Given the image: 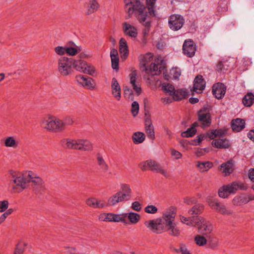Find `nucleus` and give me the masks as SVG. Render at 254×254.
Wrapping results in <instances>:
<instances>
[{
    "label": "nucleus",
    "instance_id": "nucleus-46",
    "mask_svg": "<svg viewBox=\"0 0 254 254\" xmlns=\"http://www.w3.org/2000/svg\"><path fill=\"white\" fill-rule=\"evenodd\" d=\"M196 132V129L195 128V124H193L192 126L186 131L182 132L181 135L184 137H190L194 135Z\"/></svg>",
    "mask_w": 254,
    "mask_h": 254
},
{
    "label": "nucleus",
    "instance_id": "nucleus-57",
    "mask_svg": "<svg viewBox=\"0 0 254 254\" xmlns=\"http://www.w3.org/2000/svg\"><path fill=\"white\" fill-rule=\"evenodd\" d=\"M9 204V202L7 200L0 201V213L5 212L8 208Z\"/></svg>",
    "mask_w": 254,
    "mask_h": 254
},
{
    "label": "nucleus",
    "instance_id": "nucleus-55",
    "mask_svg": "<svg viewBox=\"0 0 254 254\" xmlns=\"http://www.w3.org/2000/svg\"><path fill=\"white\" fill-rule=\"evenodd\" d=\"M139 104L137 102L134 101L131 104V112L133 116L135 117L138 113Z\"/></svg>",
    "mask_w": 254,
    "mask_h": 254
},
{
    "label": "nucleus",
    "instance_id": "nucleus-8",
    "mask_svg": "<svg viewBox=\"0 0 254 254\" xmlns=\"http://www.w3.org/2000/svg\"><path fill=\"white\" fill-rule=\"evenodd\" d=\"M120 222L123 224L136 225L140 221L141 216L137 213L131 211L120 213Z\"/></svg>",
    "mask_w": 254,
    "mask_h": 254
},
{
    "label": "nucleus",
    "instance_id": "nucleus-16",
    "mask_svg": "<svg viewBox=\"0 0 254 254\" xmlns=\"http://www.w3.org/2000/svg\"><path fill=\"white\" fill-rule=\"evenodd\" d=\"M226 86L221 83H217L212 87L213 94L217 99L222 98L226 93Z\"/></svg>",
    "mask_w": 254,
    "mask_h": 254
},
{
    "label": "nucleus",
    "instance_id": "nucleus-14",
    "mask_svg": "<svg viewBox=\"0 0 254 254\" xmlns=\"http://www.w3.org/2000/svg\"><path fill=\"white\" fill-rule=\"evenodd\" d=\"M196 50V45L192 40H186L183 44V51L184 55L192 57Z\"/></svg>",
    "mask_w": 254,
    "mask_h": 254
},
{
    "label": "nucleus",
    "instance_id": "nucleus-48",
    "mask_svg": "<svg viewBox=\"0 0 254 254\" xmlns=\"http://www.w3.org/2000/svg\"><path fill=\"white\" fill-rule=\"evenodd\" d=\"M196 244L199 246L202 247L207 244V239L204 235H197L194 238Z\"/></svg>",
    "mask_w": 254,
    "mask_h": 254
},
{
    "label": "nucleus",
    "instance_id": "nucleus-54",
    "mask_svg": "<svg viewBox=\"0 0 254 254\" xmlns=\"http://www.w3.org/2000/svg\"><path fill=\"white\" fill-rule=\"evenodd\" d=\"M229 192L227 191V189L226 188L225 186H223L220 188L218 191V194L220 197L222 198H226L228 196L229 194Z\"/></svg>",
    "mask_w": 254,
    "mask_h": 254
},
{
    "label": "nucleus",
    "instance_id": "nucleus-45",
    "mask_svg": "<svg viewBox=\"0 0 254 254\" xmlns=\"http://www.w3.org/2000/svg\"><path fill=\"white\" fill-rule=\"evenodd\" d=\"M27 244L24 241H19L16 245L14 254H22L24 252Z\"/></svg>",
    "mask_w": 254,
    "mask_h": 254
},
{
    "label": "nucleus",
    "instance_id": "nucleus-59",
    "mask_svg": "<svg viewBox=\"0 0 254 254\" xmlns=\"http://www.w3.org/2000/svg\"><path fill=\"white\" fill-rule=\"evenodd\" d=\"M131 208L135 211L139 212L142 209V205L138 201H134L131 204Z\"/></svg>",
    "mask_w": 254,
    "mask_h": 254
},
{
    "label": "nucleus",
    "instance_id": "nucleus-61",
    "mask_svg": "<svg viewBox=\"0 0 254 254\" xmlns=\"http://www.w3.org/2000/svg\"><path fill=\"white\" fill-rule=\"evenodd\" d=\"M170 151L172 156L175 159H180L183 156V155L181 152L175 150V149H171Z\"/></svg>",
    "mask_w": 254,
    "mask_h": 254
},
{
    "label": "nucleus",
    "instance_id": "nucleus-40",
    "mask_svg": "<svg viewBox=\"0 0 254 254\" xmlns=\"http://www.w3.org/2000/svg\"><path fill=\"white\" fill-rule=\"evenodd\" d=\"M153 56L151 53H147L145 55L140 56L139 60L141 64L145 68L148 66L147 64L153 60Z\"/></svg>",
    "mask_w": 254,
    "mask_h": 254
},
{
    "label": "nucleus",
    "instance_id": "nucleus-27",
    "mask_svg": "<svg viewBox=\"0 0 254 254\" xmlns=\"http://www.w3.org/2000/svg\"><path fill=\"white\" fill-rule=\"evenodd\" d=\"M145 133L148 138L153 140L155 138L154 126L149 119H146L145 124Z\"/></svg>",
    "mask_w": 254,
    "mask_h": 254
},
{
    "label": "nucleus",
    "instance_id": "nucleus-53",
    "mask_svg": "<svg viewBox=\"0 0 254 254\" xmlns=\"http://www.w3.org/2000/svg\"><path fill=\"white\" fill-rule=\"evenodd\" d=\"M224 134V132L221 130L213 129L208 134L210 139H213L218 136H221Z\"/></svg>",
    "mask_w": 254,
    "mask_h": 254
},
{
    "label": "nucleus",
    "instance_id": "nucleus-60",
    "mask_svg": "<svg viewBox=\"0 0 254 254\" xmlns=\"http://www.w3.org/2000/svg\"><path fill=\"white\" fill-rule=\"evenodd\" d=\"M125 95L126 97L133 100V92L132 90L127 86H126L124 88Z\"/></svg>",
    "mask_w": 254,
    "mask_h": 254
},
{
    "label": "nucleus",
    "instance_id": "nucleus-36",
    "mask_svg": "<svg viewBox=\"0 0 254 254\" xmlns=\"http://www.w3.org/2000/svg\"><path fill=\"white\" fill-rule=\"evenodd\" d=\"M62 145L66 149L75 150V139L66 138L61 140Z\"/></svg>",
    "mask_w": 254,
    "mask_h": 254
},
{
    "label": "nucleus",
    "instance_id": "nucleus-6",
    "mask_svg": "<svg viewBox=\"0 0 254 254\" xmlns=\"http://www.w3.org/2000/svg\"><path fill=\"white\" fill-rule=\"evenodd\" d=\"M139 167L141 170L143 171L150 170L156 173H159L166 177L169 176L167 171L164 170L163 167L155 161L152 159L141 162Z\"/></svg>",
    "mask_w": 254,
    "mask_h": 254
},
{
    "label": "nucleus",
    "instance_id": "nucleus-25",
    "mask_svg": "<svg viewBox=\"0 0 254 254\" xmlns=\"http://www.w3.org/2000/svg\"><path fill=\"white\" fill-rule=\"evenodd\" d=\"M124 200H126V199L123 197L122 192L118 191L108 198L107 204L109 206H113Z\"/></svg>",
    "mask_w": 254,
    "mask_h": 254
},
{
    "label": "nucleus",
    "instance_id": "nucleus-44",
    "mask_svg": "<svg viewBox=\"0 0 254 254\" xmlns=\"http://www.w3.org/2000/svg\"><path fill=\"white\" fill-rule=\"evenodd\" d=\"M86 63L80 59H73L72 67H74L75 69L78 71L82 72Z\"/></svg>",
    "mask_w": 254,
    "mask_h": 254
},
{
    "label": "nucleus",
    "instance_id": "nucleus-17",
    "mask_svg": "<svg viewBox=\"0 0 254 254\" xmlns=\"http://www.w3.org/2000/svg\"><path fill=\"white\" fill-rule=\"evenodd\" d=\"M205 81L201 75H197L194 80L193 91L196 93H200L205 87Z\"/></svg>",
    "mask_w": 254,
    "mask_h": 254
},
{
    "label": "nucleus",
    "instance_id": "nucleus-32",
    "mask_svg": "<svg viewBox=\"0 0 254 254\" xmlns=\"http://www.w3.org/2000/svg\"><path fill=\"white\" fill-rule=\"evenodd\" d=\"M110 57L111 59L112 67L114 69L118 70L119 69V58L118 53L116 49H112L110 52Z\"/></svg>",
    "mask_w": 254,
    "mask_h": 254
},
{
    "label": "nucleus",
    "instance_id": "nucleus-37",
    "mask_svg": "<svg viewBox=\"0 0 254 254\" xmlns=\"http://www.w3.org/2000/svg\"><path fill=\"white\" fill-rule=\"evenodd\" d=\"M145 138V134L140 131L134 132L132 136V141L136 144L142 143L144 141Z\"/></svg>",
    "mask_w": 254,
    "mask_h": 254
},
{
    "label": "nucleus",
    "instance_id": "nucleus-64",
    "mask_svg": "<svg viewBox=\"0 0 254 254\" xmlns=\"http://www.w3.org/2000/svg\"><path fill=\"white\" fill-rule=\"evenodd\" d=\"M194 209L196 210L197 215H198L203 211V206L202 204H198L194 206Z\"/></svg>",
    "mask_w": 254,
    "mask_h": 254
},
{
    "label": "nucleus",
    "instance_id": "nucleus-38",
    "mask_svg": "<svg viewBox=\"0 0 254 254\" xmlns=\"http://www.w3.org/2000/svg\"><path fill=\"white\" fill-rule=\"evenodd\" d=\"M168 232L170 235L173 236H178L180 234L181 230L180 228L177 226L175 221L165 230Z\"/></svg>",
    "mask_w": 254,
    "mask_h": 254
},
{
    "label": "nucleus",
    "instance_id": "nucleus-49",
    "mask_svg": "<svg viewBox=\"0 0 254 254\" xmlns=\"http://www.w3.org/2000/svg\"><path fill=\"white\" fill-rule=\"evenodd\" d=\"M83 69L82 72L92 76H94L96 73L95 67L91 64H86Z\"/></svg>",
    "mask_w": 254,
    "mask_h": 254
},
{
    "label": "nucleus",
    "instance_id": "nucleus-39",
    "mask_svg": "<svg viewBox=\"0 0 254 254\" xmlns=\"http://www.w3.org/2000/svg\"><path fill=\"white\" fill-rule=\"evenodd\" d=\"M244 105L246 107H251L254 103V95L252 92H248L243 98Z\"/></svg>",
    "mask_w": 254,
    "mask_h": 254
},
{
    "label": "nucleus",
    "instance_id": "nucleus-5",
    "mask_svg": "<svg viewBox=\"0 0 254 254\" xmlns=\"http://www.w3.org/2000/svg\"><path fill=\"white\" fill-rule=\"evenodd\" d=\"M73 59L61 57L57 62V68L59 73L63 76L71 75L73 71Z\"/></svg>",
    "mask_w": 254,
    "mask_h": 254
},
{
    "label": "nucleus",
    "instance_id": "nucleus-22",
    "mask_svg": "<svg viewBox=\"0 0 254 254\" xmlns=\"http://www.w3.org/2000/svg\"><path fill=\"white\" fill-rule=\"evenodd\" d=\"M161 65L158 62L152 63L150 65L146 66L145 68L146 72L151 75L159 74L161 71Z\"/></svg>",
    "mask_w": 254,
    "mask_h": 254
},
{
    "label": "nucleus",
    "instance_id": "nucleus-9",
    "mask_svg": "<svg viewBox=\"0 0 254 254\" xmlns=\"http://www.w3.org/2000/svg\"><path fill=\"white\" fill-rule=\"evenodd\" d=\"M206 200L209 206L217 212L224 215H228L232 213V211L230 210L227 209L225 206L221 205L212 197L208 196Z\"/></svg>",
    "mask_w": 254,
    "mask_h": 254
},
{
    "label": "nucleus",
    "instance_id": "nucleus-30",
    "mask_svg": "<svg viewBox=\"0 0 254 254\" xmlns=\"http://www.w3.org/2000/svg\"><path fill=\"white\" fill-rule=\"evenodd\" d=\"M195 165L200 172H207L213 167V163L210 161H198L195 162Z\"/></svg>",
    "mask_w": 254,
    "mask_h": 254
},
{
    "label": "nucleus",
    "instance_id": "nucleus-58",
    "mask_svg": "<svg viewBox=\"0 0 254 254\" xmlns=\"http://www.w3.org/2000/svg\"><path fill=\"white\" fill-rule=\"evenodd\" d=\"M106 201L103 199L96 198L95 208H103L107 206Z\"/></svg>",
    "mask_w": 254,
    "mask_h": 254
},
{
    "label": "nucleus",
    "instance_id": "nucleus-3",
    "mask_svg": "<svg viewBox=\"0 0 254 254\" xmlns=\"http://www.w3.org/2000/svg\"><path fill=\"white\" fill-rule=\"evenodd\" d=\"M176 213L175 208H169L163 212L161 217L156 219L146 221L144 225L153 233H162L175 221Z\"/></svg>",
    "mask_w": 254,
    "mask_h": 254
},
{
    "label": "nucleus",
    "instance_id": "nucleus-26",
    "mask_svg": "<svg viewBox=\"0 0 254 254\" xmlns=\"http://www.w3.org/2000/svg\"><path fill=\"white\" fill-rule=\"evenodd\" d=\"M254 199V198H252L247 194H243L241 195L235 196L233 199V204L235 205L239 206L247 203L251 200Z\"/></svg>",
    "mask_w": 254,
    "mask_h": 254
},
{
    "label": "nucleus",
    "instance_id": "nucleus-21",
    "mask_svg": "<svg viewBox=\"0 0 254 254\" xmlns=\"http://www.w3.org/2000/svg\"><path fill=\"white\" fill-rule=\"evenodd\" d=\"M137 72L136 70L132 71L129 75L130 78V83L135 90L136 94L139 95L141 92L140 85L136 82Z\"/></svg>",
    "mask_w": 254,
    "mask_h": 254
},
{
    "label": "nucleus",
    "instance_id": "nucleus-24",
    "mask_svg": "<svg viewBox=\"0 0 254 254\" xmlns=\"http://www.w3.org/2000/svg\"><path fill=\"white\" fill-rule=\"evenodd\" d=\"M100 5L97 0H89L86 6L85 13L90 15L97 11Z\"/></svg>",
    "mask_w": 254,
    "mask_h": 254
},
{
    "label": "nucleus",
    "instance_id": "nucleus-63",
    "mask_svg": "<svg viewBox=\"0 0 254 254\" xmlns=\"http://www.w3.org/2000/svg\"><path fill=\"white\" fill-rule=\"evenodd\" d=\"M66 252L70 254H77L80 253L76 248L72 247H67Z\"/></svg>",
    "mask_w": 254,
    "mask_h": 254
},
{
    "label": "nucleus",
    "instance_id": "nucleus-11",
    "mask_svg": "<svg viewBox=\"0 0 254 254\" xmlns=\"http://www.w3.org/2000/svg\"><path fill=\"white\" fill-rule=\"evenodd\" d=\"M198 120L203 127L210 126L211 123V115L209 110L203 107L198 112Z\"/></svg>",
    "mask_w": 254,
    "mask_h": 254
},
{
    "label": "nucleus",
    "instance_id": "nucleus-1",
    "mask_svg": "<svg viewBox=\"0 0 254 254\" xmlns=\"http://www.w3.org/2000/svg\"><path fill=\"white\" fill-rule=\"evenodd\" d=\"M126 11L130 15L134 13L138 21L142 23L148 31L150 26V16L154 15V6L156 0H146L147 7H145L140 1L131 2L126 0Z\"/></svg>",
    "mask_w": 254,
    "mask_h": 254
},
{
    "label": "nucleus",
    "instance_id": "nucleus-51",
    "mask_svg": "<svg viewBox=\"0 0 254 254\" xmlns=\"http://www.w3.org/2000/svg\"><path fill=\"white\" fill-rule=\"evenodd\" d=\"M170 78L172 79L178 78L181 74V71L180 68L178 67H173L170 71Z\"/></svg>",
    "mask_w": 254,
    "mask_h": 254
},
{
    "label": "nucleus",
    "instance_id": "nucleus-20",
    "mask_svg": "<svg viewBox=\"0 0 254 254\" xmlns=\"http://www.w3.org/2000/svg\"><path fill=\"white\" fill-rule=\"evenodd\" d=\"M112 94L118 101L121 98V88L120 85L115 78H113L111 84Z\"/></svg>",
    "mask_w": 254,
    "mask_h": 254
},
{
    "label": "nucleus",
    "instance_id": "nucleus-43",
    "mask_svg": "<svg viewBox=\"0 0 254 254\" xmlns=\"http://www.w3.org/2000/svg\"><path fill=\"white\" fill-rule=\"evenodd\" d=\"M66 54L70 56H74L82 50L81 47L74 45L73 47L66 46Z\"/></svg>",
    "mask_w": 254,
    "mask_h": 254
},
{
    "label": "nucleus",
    "instance_id": "nucleus-50",
    "mask_svg": "<svg viewBox=\"0 0 254 254\" xmlns=\"http://www.w3.org/2000/svg\"><path fill=\"white\" fill-rule=\"evenodd\" d=\"M229 64L227 61H223L219 62L216 66V69L218 71H224L228 70Z\"/></svg>",
    "mask_w": 254,
    "mask_h": 254
},
{
    "label": "nucleus",
    "instance_id": "nucleus-4",
    "mask_svg": "<svg viewBox=\"0 0 254 254\" xmlns=\"http://www.w3.org/2000/svg\"><path fill=\"white\" fill-rule=\"evenodd\" d=\"M73 123V119L70 117L61 120L51 115H48L42 119L41 126L48 131L56 132L64 130L66 126L71 125Z\"/></svg>",
    "mask_w": 254,
    "mask_h": 254
},
{
    "label": "nucleus",
    "instance_id": "nucleus-41",
    "mask_svg": "<svg viewBox=\"0 0 254 254\" xmlns=\"http://www.w3.org/2000/svg\"><path fill=\"white\" fill-rule=\"evenodd\" d=\"M199 216H193L191 217H186L181 215L180 216V220L184 224H186L189 226H196L195 218H197Z\"/></svg>",
    "mask_w": 254,
    "mask_h": 254
},
{
    "label": "nucleus",
    "instance_id": "nucleus-15",
    "mask_svg": "<svg viewBox=\"0 0 254 254\" xmlns=\"http://www.w3.org/2000/svg\"><path fill=\"white\" fill-rule=\"evenodd\" d=\"M101 221L109 222H120V214L113 213H103L99 215Z\"/></svg>",
    "mask_w": 254,
    "mask_h": 254
},
{
    "label": "nucleus",
    "instance_id": "nucleus-62",
    "mask_svg": "<svg viewBox=\"0 0 254 254\" xmlns=\"http://www.w3.org/2000/svg\"><path fill=\"white\" fill-rule=\"evenodd\" d=\"M96 197H90L87 199L86 200V203L87 205L90 207L95 208L96 207Z\"/></svg>",
    "mask_w": 254,
    "mask_h": 254
},
{
    "label": "nucleus",
    "instance_id": "nucleus-7",
    "mask_svg": "<svg viewBox=\"0 0 254 254\" xmlns=\"http://www.w3.org/2000/svg\"><path fill=\"white\" fill-rule=\"evenodd\" d=\"M195 225L197 227L198 232L203 235L207 236L211 234L213 231V225L205 218L199 216L195 218Z\"/></svg>",
    "mask_w": 254,
    "mask_h": 254
},
{
    "label": "nucleus",
    "instance_id": "nucleus-56",
    "mask_svg": "<svg viewBox=\"0 0 254 254\" xmlns=\"http://www.w3.org/2000/svg\"><path fill=\"white\" fill-rule=\"evenodd\" d=\"M158 211V208L154 205H149L146 206L144 208V211L149 214H155Z\"/></svg>",
    "mask_w": 254,
    "mask_h": 254
},
{
    "label": "nucleus",
    "instance_id": "nucleus-34",
    "mask_svg": "<svg viewBox=\"0 0 254 254\" xmlns=\"http://www.w3.org/2000/svg\"><path fill=\"white\" fill-rule=\"evenodd\" d=\"M93 148V144L91 141L82 138L80 151L91 152Z\"/></svg>",
    "mask_w": 254,
    "mask_h": 254
},
{
    "label": "nucleus",
    "instance_id": "nucleus-29",
    "mask_svg": "<svg viewBox=\"0 0 254 254\" xmlns=\"http://www.w3.org/2000/svg\"><path fill=\"white\" fill-rule=\"evenodd\" d=\"M212 145L217 148H228L230 146L228 140L226 138H218L212 142Z\"/></svg>",
    "mask_w": 254,
    "mask_h": 254
},
{
    "label": "nucleus",
    "instance_id": "nucleus-13",
    "mask_svg": "<svg viewBox=\"0 0 254 254\" xmlns=\"http://www.w3.org/2000/svg\"><path fill=\"white\" fill-rule=\"evenodd\" d=\"M3 143L6 148L16 149L19 146L20 141L16 135H9L3 138Z\"/></svg>",
    "mask_w": 254,
    "mask_h": 254
},
{
    "label": "nucleus",
    "instance_id": "nucleus-28",
    "mask_svg": "<svg viewBox=\"0 0 254 254\" xmlns=\"http://www.w3.org/2000/svg\"><path fill=\"white\" fill-rule=\"evenodd\" d=\"M96 160L97 165L101 171L104 173L107 172L109 167L103 155L101 153H98L96 155Z\"/></svg>",
    "mask_w": 254,
    "mask_h": 254
},
{
    "label": "nucleus",
    "instance_id": "nucleus-52",
    "mask_svg": "<svg viewBox=\"0 0 254 254\" xmlns=\"http://www.w3.org/2000/svg\"><path fill=\"white\" fill-rule=\"evenodd\" d=\"M55 53L60 56L63 57V56L66 54V46H58L54 48Z\"/></svg>",
    "mask_w": 254,
    "mask_h": 254
},
{
    "label": "nucleus",
    "instance_id": "nucleus-12",
    "mask_svg": "<svg viewBox=\"0 0 254 254\" xmlns=\"http://www.w3.org/2000/svg\"><path fill=\"white\" fill-rule=\"evenodd\" d=\"M75 79L78 83L88 89L93 90L95 87V81L91 78L86 77L83 75L79 74L75 76Z\"/></svg>",
    "mask_w": 254,
    "mask_h": 254
},
{
    "label": "nucleus",
    "instance_id": "nucleus-42",
    "mask_svg": "<svg viewBox=\"0 0 254 254\" xmlns=\"http://www.w3.org/2000/svg\"><path fill=\"white\" fill-rule=\"evenodd\" d=\"M222 171L226 176L232 173L233 171V165L232 162L228 161L223 163L221 166Z\"/></svg>",
    "mask_w": 254,
    "mask_h": 254
},
{
    "label": "nucleus",
    "instance_id": "nucleus-35",
    "mask_svg": "<svg viewBox=\"0 0 254 254\" xmlns=\"http://www.w3.org/2000/svg\"><path fill=\"white\" fill-rule=\"evenodd\" d=\"M188 92L184 89L175 90V93L173 94V98L176 101H180L187 96Z\"/></svg>",
    "mask_w": 254,
    "mask_h": 254
},
{
    "label": "nucleus",
    "instance_id": "nucleus-18",
    "mask_svg": "<svg viewBox=\"0 0 254 254\" xmlns=\"http://www.w3.org/2000/svg\"><path fill=\"white\" fill-rule=\"evenodd\" d=\"M227 191L230 194H234L239 190H244L246 189L245 185L240 182H234L227 185H225Z\"/></svg>",
    "mask_w": 254,
    "mask_h": 254
},
{
    "label": "nucleus",
    "instance_id": "nucleus-33",
    "mask_svg": "<svg viewBox=\"0 0 254 254\" xmlns=\"http://www.w3.org/2000/svg\"><path fill=\"white\" fill-rule=\"evenodd\" d=\"M122 195L126 200H129L131 197V190L128 185L123 184L121 185Z\"/></svg>",
    "mask_w": 254,
    "mask_h": 254
},
{
    "label": "nucleus",
    "instance_id": "nucleus-19",
    "mask_svg": "<svg viewBox=\"0 0 254 254\" xmlns=\"http://www.w3.org/2000/svg\"><path fill=\"white\" fill-rule=\"evenodd\" d=\"M119 52L121 59L123 60H126L128 56L129 51L127 42L126 39L123 38L120 40Z\"/></svg>",
    "mask_w": 254,
    "mask_h": 254
},
{
    "label": "nucleus",
    "instance_id": "nucleus-10",
    "mask_svg": "<svg viewBox=\"0 0 254 254\" xmlns=\"http://www.w3.org/2000/svg\"><path fill=\"white\" fill-rule=\"evenodd\" d=\"M185 22L184 17L179 14H172L169 19L168 25L173 31H178L183 26Z\"/></svg>",
    "mask_w": 254,
    "mask_h": 254
},
{
    "label": "nucleus",
    "instance_id": "nucleus-23",
    "mask_svg": "<svg viewBox=\"0 0 254 254\" xmlns=\"http://www.w3.org/2000/svg\"><path fill=\"white\" fill-rule=\"evenodd\" d=\"M123 31L126 35L132 38H135L137 36V30L133 25L127 23H123Z\"/></svg>",
    "mask_w": 254,
    "mask_h": 254
},
{
    "label": "nucleus",
    "instance_id": "nucleus-2",
    "mask_svg": "<svg viewBox=\"0 0 254 254\" xmlns=\"http://www.w3.org/2000/svg\"><path fill=\"white\" fill-rule=\"evenodd\" d=\"M9 187L11 188L13 192L19 193L26 189L29 182L36 185L42 182L41 179L38 175L32 171L21 173L13 170L9 171Z\"/></svg>",
    "mask_w": 254,
    "mask_h": 254
},
{
    "label": "nucleus",
    "instance_id": "nucleus-47",
    "mask_svg": "<svg viewBox=\"0 0 254 254\" xmlns=\"http://www.w3.org/2000/svg\"><path fill=\"white\" fill-rule=\"evenodd\" d=\"M162 89L166 93L172 96L174 94L175 90L174 86L168 83H163Z\"/></svg>",
    "mask_w": 254,
    "mask_h": 254
},
{
    "label": "nucleus",
    "instance_id": "nucleus-31",
    "mask_svg": "<svg viewBox=\"0 0 254 254\" xmlns=\"http://www.w3.org/2000/svg\"><path fill=\"white\" fill-rule=\"evenodd\" d=\"M231 127L234 131L239 132L245 127V122L239 118L233 120L231 123Z\"/></svg>",
    "mask_w": 254,
    "mask_h": 254
}]
</instances>
